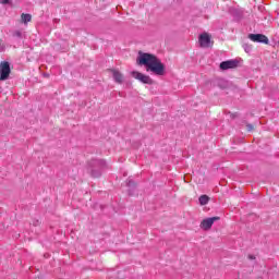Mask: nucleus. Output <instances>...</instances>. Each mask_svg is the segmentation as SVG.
I'll return each instance as SVG.
<instances>
[{
	"mask_svg": "<svg viewBox=\"0 0 279 279\" xmlns=\"http://www.w3.org/2000/svg\"><path fill=\"white\" fill-rule=\"evenodd\" d=\"M138 66H145L147 73H154V75H165V63L156 57V54L140 51L136 59Z\"/></svg>",
	"mask_w": 279,
	"mask_h": 279,
	"instance_id": "obj_1",
	"label": "nucleus"
},
{
	"mask_svg": "<svg viewBox=\"0 0 279 279\" xmlns=\"http://www.w3.org/2000/svg\"><path fill=\"white\" fill-rule=\"evenodd\" d=\"M198 44L199 47H202L203 49H208L210 47H213L214 43H213V36H210V34L208 33H203L198 36Z\"/></svg>",
	"mask_w": 279,
	"mask_h": 279,
	"instance_id": "obj_2",
	"label": "nucleus"
},
{
	"mask_svg": "<svg viewBox=\"0 0 279 279\" xmlns=\"http://www.w3.org/2000/svg\"><path fill=\"white\" fill-rule=\"evenodd\" d=\"M11 71L12 70L10 69V62L2 61L0 63V82H5V80L10 77Z\"/></svg>",
	"mask_w": 279,
	"mask_h": 279,
	"instance_id": "obj_3",
	"label": "nucleus"
},
{
	"mask_svg": "<svg viewBox=\"0 0 279 279\" xmlns=\"http://www.w3.org/2000/svg\"><path fill=\"white\" fill-rule=\"evenodd\" d=\"M132 77H134V80H138V82H142V84H154V80H151V77L149 75H145L141 72H136L133 71L131 72Z\"/></svg>",
	"mask_w": 279,
	"mask_h": 279,
	"instance_id": "obj_4",
	"label": "nucleus"
},
{
	"mask_svg": "<svg viewBox=\"0 0 279 279\" xmlns=\"http://www.w3.org/2000/svg\"><path fill=\"white\" fill-rule=\"evenodd\" d=\"M248 38L250 40H252V43H262L263 45H269V38L263 34H250Z\"/></svg>",
	"mask_w": 279,
	"mask_h": 279,
	"instance_id": "obj_5",
	"label": "nucleus"
},
{
	"mask_svg": "<svg viewBox=\"0 0 279 279\" xmlns=\"http://www.w3.org/2000/svg\"><path fill=\"white\" fill-rule=\"evenodd\" d=\"M215 221H219V217H211V218L204 219L201 222V228L203 230H210V228H213V223H215Z\"/></svg>",
	"mask_w": 279,
	"mask_h": 279,
	"instance_id": "obj_6",
	"label": "nucleus"
},
{
	"mask_svg": "<svg viewBox=\"0 0 279 279\" xmlns=\"http://www.w3.org/2000/svg\"><path fill=\"white\" fill-rule=\"evenodd\" d=\"M239 66V61L230 60L220 63V69L222 71H228V69H236Z\"/></svg>",
	"mask_w": 279,
	"mask_h": 279,
	"instance_id": "obj_7",
	"label": "nucleus"
},
{
	"mask_svg": "<svg viewBox=\"0 0 279 279\" xmlns=\"http://www.w3.org/2000/svg\"><path fill=\"white\" fill-rule=\"evenodd\" d=\"M111 73L117 84H123V75L121 72H119V70H111Z\"/></svg>",
	"mask_w": 279,
	"mask_h": 279,
	"instance_id": "obj_8",
	"label": "nucleus"
},
{
	"mask_svg": "<svg viewBox=\"0 0 279 279\" xmlns=\"http://www.w3.org/2000/svg\"><path fill=\"white\" fill-rule=\"evenodd\" d=\"M21 23H23L24 25H27V23L32 22V15L27 14V13H22L21 15Z\"/></svg>",
	"mask_w": 279,
	"mask_h": 279,
	"instance_id": "obj_9",
	"label": "nucleus"
},
{
	"mask_svg": "<svg viewBox=\"0 0 279 279\" xmlns=\"http://www.w3.org/2000/svg\"><path fill=\"white\" fill-rule=\"evenodd\" d=\"M209 199L210 198L207 195H202V196H199L198 202H199L201 206H206V204H208Z\"/></svg>",
	"mask_w": 279,
	"mask_h": 279,
	"instance_id": "obj_10",
	"label": "nucleus"
},
{
	"mask_svg": "<svg viewBox=\"0 0 279 279\" xmlns=\"http://www.w3.org/2000/svg\"><path fill=\"white\" fill-rule=\"evenodd\" d=\"M0 3L2 5H8V3H10V0H0Z\"/></svg>",
	"mask_w": 279,
	"mask_h": 279,
	"instance_id": "obj_11",
	"label": "nucleus"
},
{
	"mask_svg": "<svg viewBox=\"0 0 279 279\" xmlns=\"http://www.w3.org/2000/svg\"><path fill=\"white\" fill-rule=\"evenodd\" d=\"M15 35H16V36H21V32H16Z\"/></svg>",
	"mask_w": 279,
	"mask_h": 279,
	"instance_id": "obj_12",
	"label": "nucleus"
},
{
	"mask_svg": "<svg viewBox=\"0 0 279 279\" xmlns=\"http://www.w3.org/2000/svg\"><path fill=\"white\" fill-rule=\"evenodd\" d=\"M248 258H252V259H254V256L250 255V256H248Z\"/></svg>",
	"mask_w": 279,
	"mask_h": 279,
	"instance_id": "obj_13",
	"label": "nucleus"
}]
</instances>
